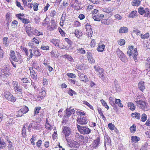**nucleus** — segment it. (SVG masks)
<instances>
[{"mask_svg": "<svg viewBox=\"0 0 150 150\" xmlns=\"http://www.w3.org/2000/svg\"><path fill=\"white\" fill-rule=\"evenodd\" d=\"M100 141V139L98 137L92 143L93 146H93V148H96L98 147Z\"/></svg>", "mask_w": 150, "mask_h": 150, "instance_id": "obj_15", "label": "nucleus"}, {"mask_svg": "<svg viewBox=\"0 0 150 150\" xmlns=\"http://www.w3.org/2000/svg\"><path fill=\"white\" fill-rule=\"evenodd\" d=\"M41 109L40 107H36L34 109V115H37L39 113V110Z\"/></svg>", "mask_w": 150, "mask_h": 150, "instance_id": "obj_42", "label": "nucleus"}, {"mask_svg": "<svg viewBox=\"0 0 150 150\" xmlns=\"http://www.w3.org/2000/svg\"><path fill=\"white\" fill-rule=\"evenodd\" d=\"M0 144L1 145V146L4 145V146H5V145H6V143L4 142V140L1 137H0Z\"/></svg>", "mask_w": 150, "mask_h": 150, "instance_id": "obj_60", "label": "nucleus"}, {"mask_svg": "<svg viewBox=\"0 0 150 150\" xmlns=\"http://www.w3.org/2000/svg\"><path fill=\"white\" fill-rule=\"evenodd\" d=\"M62 132L65 136L67 142H70V140L69 136L71 134V128L69 127L63 126L62 127Z\"/></svg>", "mask_w": 150, "mask_h": 150, "instance_id": "obj_1", "label": "nucleus"}, {"mask_svg": "<svg viewBox=\"0 0 150 150\" xmlns=\"http://www.w3.org/2000/svg\"><path fill=\"white\" fill-rule=\"evenodd\" d=\"M100 101L102 105L106 108L107 110H108L109 109V107L108 105L106 103L104 100L103 99H102L100 100Z\"/></svg>", "mask_w": 150, "mask_h": 150, "instance_id": "obj_40", "label": "nucleus"}, {"mask_svg": "<svg viewBox=\"0 0 150 150\" xmlns=\"http://www.w3.org/2000/svg\"><path fill=\"white\" fill-rule=\"evenodd\" d=\"M21 110L24 114L26 113L29 111L28 108L26 106H23Z\"/></svg>", "mask_w": 150, "mask_h": 150, "instance_id": "obj_39", "label": "nucleus"}, {"mask_svg": "<svg viewBox=\"0 0 150 150\" xmlns=\"http://www.w3.org/2000/svg\"><path fill=\"white\" fill-rule=\"evenodd\" d=\"M94 68L98 76L102 79H103L104 76V69L102 68H100L99 67H96V66H94Z\"/></svg>", "mask_w": 150, "mask_h": 150, "instance_id": "obj_5", "label": "nucleus"}, {"mask_svg": "<svg viewBox=\"0 0 150 150\" xmlns=\"http://www.w3.org/2000/svg\"><path fill=\"white\" fill-rule=\"evenodd\" d=\"M64 57L65 58H67L68 59V60L70 61V62H73V59L70 56L68 55L67 54H65L64 55Z\"/></svg>", "mask_w": 150, "mask_h": 150, "instance_id": "obj_49", "label": "nucleus"}, {"mask_svg": "<svg viewBox=\"0 0 150 150\" xmlns=\"http://www.w3.org/2000/svg\"><path fill=\"white\" fill-rule=\"evenodd\" d=\"M40 125L37 122L35 121H32L28 126V130L29 132H30L31 128H32L33 129L36 130L38 129Z\"/></svg>", "mask_w": 150, "mask_h": 150, "instance_id": "obj_6", "label": "nucleus"}, {"mask_svg": "<svg viewBox=\"0 0 150 150\" xmlns=\"http://www.w3.org/2000/svg\"><path fill=\"white\" fill-rule=\"evenodd\" d=\"M10 56H11V58L13 59L14 61H16L17 59V58L16 57L15 55V52L14 51L11 50V53L10 54Z\"/></svg>", "mask_w": 150, "mask_h": 150, "instance_id": "obj_34", "label": "nucleus"}, {"mask_svg": "<svg viewBox=\"0 0 150 150\" xmlns=\"http://www.w3.org/2000/svg\"><path fill=\"white\" fill-rule=\"evenodd\" d=\"M26 127L24 126L22 130V133L23 137H25L26 136Z\"/></svg>", "mask_w": 150, "mask_h": 150, "instance_id": "obj_43", "label": "nucleus"}, {"mask_svg": "<svg viewBox=\"0 0 150 150\" xmlns=\"http://www.w3.org/2000/svg\"><path fill=\"white\" fill-rule=\"evenodd\" d=\"M137 12L136 11H133L131 12V13L129 15L128 17L133 18L135 17V16H137Z\"/></svg>", "mask_w": 150, "mask_h": 150, "instance_id": "obj_33", "label": "nucleus"}, {"mask_svg": "<svg viewBox=\"0 0 150 150\" xmlns=\"http://www.w3.org/2000/svg\"><path fill=\"white\" fill-rule=\"evenodd\" d=\"M32 33L33 34L39 36L43 35L42 32L39 31L36 29L34 28H33Z\"/></svg>", "mask_w": 150, "mask_h": 150, "instance_id": "obj_18", "label": "nucleus"}, {"mask_svg": "<svg viewBox=\"0 0 150 150\" xmlns=\"http://www.w3.org/2000/svg\"><path fill=\"white\" fill-rule=\"evenodd\" d=\"M87 120L83 116L80 117V118L77 119V121L80 125H84L87 124Z\"/></svg>", "mask_w": 150, "mask_h": 150, "instance_id": "obj_9", "label": "nucleus"}, {"mask_svg": "<svg viewBox=\"0 0 150 150\" xmlns=\"http://www.w3.org/2000/svg\"><path fill=\"white\" fill-rule=\"evenodd\" d=\"M0 76L3 78L8 77L10 74L9 68L6 67L2 68L0 70Z\"/></svg>", "mask_w": 150, "mask_h": 150, "instance_id": "obj_3", "label": "nucleus"}, {"mask_svg": "<svg viewBox=\"0 0 150 150\" xmlns=\"http://www.w3.org/2000/svg\"><path fill=\"white\" fill-rule=\"evenodd\" d=\"M145 11L144 16L146 17L150 18V10L147 8H145Z\"/></svg>", "mask_w": 150, "mask_h": 150, "instance_id": "obj_25", "label": "nucleus"}, {"mask_svg": "<svg viewBox=\"0 0 150 150\" xmlns=\"http://www.w3.org/2000/svg\"><path fill=\"white\" fill-rule=\"evenodd\" d=\"M114 17L117 19L119 20H121L122 18V16L119 14H117L114 16Z\"/></svg>", "mask_w": 150, "mask_h": 150, "instance_id": "obj_63", "label": "nucleus"}, {"mask_svg": "<svg viewBox=\"0 0 150 150\" xmlns=\"http://www.w3.org/2000/svg\"><path fill=\"white\" fill-rule=\"evenodd\" d=\"M36 137L34 136H33L32 138L30 139L31 143L33 145H35V144L34 141L35 140Z\"/></svg>", "mask_w": 150, "mask_h": 150, "instance_id": "obj_59", "label": "nucleus"}, {"mask_svg": "<svg viewBox=\"0 0 150 150\" xmlns=\"http://www.w3.org/2000/svg\"><path fill=\"white\" fill-rule=\"evenodd\" d=\"M17 56V57H16L17 59L14 61L16 62L18 64H21L22 62V57L20 54H18Z\"/></svg>", "mask_w": 150, "mask_h": 150, "instance_id": "obj_27", "label": "nucleus"}, {"mask_svg": "<svg viewBox=\"0 0 150 150\" xmlns=\"http://www.w3.org/2000/svg\"><path fill=\"white\" fill-rule=\"evenodd\" d=\"M138 97L139 96H137V100L135 102L137 106L144 111H146L148 110H149V108L146 106L145 102L143 100H139Z\"/></svg>", "mask_w": 150, "mask_h": 150, "instance_id": "obj_4", "label": "nucleus"}, {"mask_svg": "<svg viewBox=\"0 0 150 150\" xmlns=\"http://www.w3.org/2000/svg\"><path fill=\"white\" fill-rule=\"evenodd\" d=\"M24 14L23 13H20L18 14H17L16 15V16L19 19H20L22 21L23 19L24 18L22 17H23L24 16Z\"/></svg>", "mask_w": 150, "mask_h": 150, "instance_id": "obj_51", "label": "nucleus"}, {"mask_svg": "<svg viewBox=\"0 0 150 150\" xmlns=\"http://www.w3.org/2000/svg\"><path fill=\"white\" fill-rule=\"evenodd\" d=\"M105 46L104 45L102 44L101 45H98V46L97 50L98 52H103L104 50Z\"/></svg>", "mask_w": 150, "mask_h": 150, "instance_id": "obj_28", "label": "nucleus"}, {"mask_svg": "<svg viewBox=\"0 0 150 150\" xmlns=\"http://www.w3.org/2000/svg\"><path fill=\"white\" fill-rule=\"evenodd\" d=\"M79 79L81 81L86 82L89 81L86 75H85L81 72L78 73Z\"/></svg>", "mask_w": 150, "mask_h": 150, "instance_id": "obj_10", "label": "nucleus"}, {"mask_svg": "<svg viewBox=\"0 0 150 150\" xmlns=\"http://www.w3.org/2000/svg\"><path fill=\"white\" fill-rule=\"evenodd\" d=\"M77 141L79 142H83V143H84V138L83 136L81 135L76 140Z\"/></svg>", "mask_w": 150, "mask_h": 150, "instance_id": "obj_50", "label": "nucleus"}, {"mask_svg": "<svg viewBox=\"0 0 150 150\" xmlns=\"http://www.w3.org/2000/svg\"><path fill=\"white\" fill-rule=\"evenodd\" d=\"M30 70L32 78L35 80L37 79V74L35 71L33 70V68L32 69H30Z\"/></svg>", "mask_w": 150, "mask_h": 150, "instance_id": "obj_14", "label": "nucleus"}, {"mask_svg": "<svg viewBox=\"0 0 150 150\" xmlns=\"http://www.w3.org/2000/svg\"><path fill=\"white\" fill-rule=\"evenodd\" d=\"M119 57L120 59L123 62H126L127 61V58L124 53Z\"/></svg>", "mask_w": 150, "mask_h": 150, "instance_id": "obj_23", "label": "nucleus"}, {"mask_svg": "<svg viewBox=\"0 0 150 150\" xmlns=\"http://www.w3.org/2000/svg\"><path fill=\"white\" fill-rule=\"evenodd\" d=\"M38 4L37 3H35L33 5V9L35 11H37L38 10Z\"/></svg>", "mask_w": 150, "mask_h": 150, "instance_id": "obj_62", "label": "nucleus"}, {"mask_svg": "<svg viewBox=\"0 0 150 150\" xmlns=\"http://www.w3.org/2000/svg\"><path fill=\"white\" fill-rule=\"evenodd\" d=\"M131 139L132 142L136 143L140 140V137L135 136H132L131 137Z\"/></svg>", "mask_w": 150, "mask_h": 150, "instance_id": "obj_26", "label": "nucleus"}, {"mask_svg": "<svg viewBox=\"0 0 150 150\" xmlns=\"http://www.w3.org/2000/svg\"><path fill=\"white\" fill-rule=\"evenodd\" d=\"M128 107L129 109L132 110H134L135 108L134 104L132 103H129Z\"/></svg>", "mask_w": 150, "mask_h": 150, "instance_id": "obj_31", "label": "nucleus"}, {"mask_svg": "<svg viewBox=\"0 0 150 150\" xmlns=\"http://www.w3.org/2000/svg\"><path fill=\"white\" fill-rule=\"evenodd\" d=\"M111 21V20L110 19H102L101 20V23L104 25H109L110 24Z\"/></svg>", "mask_w": 150, "mask_h": 150, "instance_id": "obj_24", "label": "nucleus"}, {"mask_svg": "<svg viewBox=\"0 0 150 150\" xmlns=\"http://www.w3.org/2000/svg\"><path fill=\"white\" fill-rule=\"evenodd\" d=\"M51 55L52 57L56 58L58 57V55L56 52L52 51L51 52Z\"/></svg>", "mask_w": 150, "mask_h": 150, "instance_id": "obj_47", "label": "nucleus"}, {"mask_svg": "<svg viewBox=\"0 0 150 150\" xmlns=\"http://www.w3.org/2000/svg\"><path fill=\"white\" fill-rule=\"evenodd\" d=\"M8 38L7 37H4L3 38V42L4 45L6 47L8 45L9 42L7 41Z\"/></svg>", "mask_w": 150, "mask_h": 150, "instance_id": "obj_38", "label": "nucleus"}, {"mask_svg": "<svg viewBox=\"0 0 150 150\" xmlns=\"http://www.w3.org/2000/svg\"><path fill=\"white\" fill-rule=\"evenodd\" d=\"M128 28L126 27H121L119 30L120 33H127L128 32Z\"/></svg>", "mask_w": 150, "mask_h": 150, "instance_id": "obj_17", "label": "nucleus"}, {"mask_svg": "<svg viewBox=\"0 0 150 150\" xmlns=\"http://www.w3.org/2000/svg\"><path fill=\"white\" fill-rule=\"evenodd\" d=\"M68 93L71 96H73V94H76V93L75 91L70 88H69Z\"/></svg>", "mask_w": 150, "mask_h": 150, "instance_id": "obj_45", "label": "nucleus"}, {"mask_svg": "<svg viewBox=\"0 0 150 150\" xmlns=\"http://www.w3.org/2000/svg\"><path fill=\"white\" fill-rule=\"evenodd\" d=\"M41 48L44 50H49V47L48 46H45L43 44L41 47Z\"/></svg>", "mask_w": 150, "mask_h": 150, "instance_id": "obj_57", "label": "nucleus"}, {"mask_svg": "<svg viewBox=\"0 0 150 150\" xmlns=\"http://www.w3.org/2000/svg\"><path fill=\"white\" fill-rule=\"evenodd\" d=\"M77 129L81 134L84 135L89 134L91 131L90 129L86 126L77 125Z\"/></svg>", "mask_w": 150, "mask_h": 150, "instance_id": "obj_2", "label": "nucleus"}, {"mask_svg": "<svg viewBox=\"0 0 150 150\" xmlns=\"http://www.w3.org/2000/svg\"><path fill=\"white\" fill-rule=\"evenodd\" d=\"M71 115V113L70 112V108H67L65 110L64 113V116L65 117H69Z\"/></svg>", "mask_w": 150, "mask_h": 150, "instance_id": "obj_30", "label": "nucleus"}, {"mask_svg": "<svg viewBox=\"0 0 150 150\" xmlns=\"http://www.w3.org/2000/svg\"><path fill=\"white\" fill-rule=\"evenodd\" d=\"M109 128L111 130H113L114 129L115 126L112 123H109L108 125Z\"/></svg>", "mask_w": 150, "mask_h": 150, "instance_id": "obj_55", "label": "nucleus"}, {"mask_svg": "<svg viewBox=\"0 0 150 150\" xmlns=\"http://www.w3.org/2000/svg\"><path fill=\"white\" fill-rule=\"evenodd\" d=\"M14 91L16 92L18 91L20 93H21L22 92L21 87L20 86H18V87L15 88Z\"/></svg>", "mask_w": 150, "mask_h": 150, "instance_id": "obj_52", "label": "nucleus"}, {"mask_svg": "<svg viewBox=\"0 0 150 150\" xmlns=\"http://www.w3.org/2000/svg\"><path fill=\"white\" fill-rule=\"evenodd\" d=\"M21 81L24 83H28V80L27 78H22L21 79Z\"/></svg>", "mask_w": 150, "mask_h": 150, "instance_id": "obj_64", "label": "nucleus"}, {"mask_svg": "<svg viewBox=\"0 0 150 150\" xmlns=\"http://www.w3.org/2000/svg\"><path fill=\"white\" fill-rule=\"evenodd\" d=\"M12 84L13 87V89L14 90L15 88L18 86V83L16 81H13V82Z\"/></svg>", "mask_w": 150, "mask_h": 150, "instance_id": "obj_61", "label": "nucleus"}, {"mask_svg": "<svg viewBox=\"0 0 150 150\" xmlns=\"http://www.w3.org/2000/svg\"><path fill=\"white\" fill-rule=\"evenodd\" d=\"M29 51L30 53V55L29 56H28L29 54L28 53V51L26 52L25 53V55H26V56L29 57V59H30L32 58V57L33 54L32 52V50L31 49H30L29 50Z\"/></svg>", "mask_w": 150, "mask_h": 150, "instance_id": "obj_44", "label": "nucleus"}, {"mask_svg": "<svg viewBox=\"0 0 150 150\" xmlns=\"http://www.w3.org/2000/svg\"><path fill=\"white\" fill-rule=\"evenodd\" d=\"M74 34L75 36L78 38L81 35V31L79 30L78 29H76L75 30Z\"/></svg>", "mask_w": 150, "mask_h": 150, "instance_id": "obj_36", "label": "nucleus"}, {"mask_svg": "<svg viewBox=\"0 0 150 150\" xmlns=\"http://www.w3.org/2000/svg\"><path fill=\"white\" fill-rule=\"evenodd\" d=\"M131 116L133 118H136L137 119H139L140 118V114L137 112L133 113L131 114Z\"/></svg>", "mask_w": 150, "mask_h": 150, "instance_id": "obj_21", "label": "nucleus"}, {"mask_svg": "<svg viewBox=\"0 0 150 150\" xmlns=\"http://www.w3.org/2000/svg\"><path fill=\"white\" fill-rule=\"evenodd\" d=\"M67 75L69 77L72 78H75L76 77L75 74L71 73H67Z\"/></svg>", "mask_w": 150, "mask_h": 150, "instance_id": "obj_58", "label": "nucleus"}, {"mask_svg": "<svg viewBox=\"0 0 150 150\" xmlns=\"http://www.w3.org/2000/svg\"><path fill=\"white\" fill-rule=\"evenodd\" d=\"M139 13L141 15L144 14L145 12V8L141 7H140L138 9Z\"/></svg>", "mask_w": 150, "mask_h": 150, "instance_id": "obj_41", "label": "nucleus"}, {"mask_svg": "<svg viewBox=\"0 0 150 150\" xmlns=\"http://www.w3.org/2000/svg\"><path fill=\"white\" fill-rule=\"evenodd\" d=\"M130 53L131 54V56H132L133 58L134 59V60L135 62H137L138 61L137 59L138 52L137 49L135 48L132 51V53L131 51L130 52Z\"/></svg>", "mask_w": 150, "mask_h": 150, "instance_id": "obj_12", "label": "nucleus"}, {"mask_svg": "<svg viewBox=\"0 0 150 150\" xmlns=\"http://www.w3.org/2000/svg\"><path fill=\"white\" fill-rule=\"evenodd\" d=\"M103 11L108 13H110L112 11L111 8L108 7V8H103L102 9Z\"/></svg>", "mask_w": 150, "mask_h": 150, "instance_id": "obj_35", "label": "nucleus"}, {"mask_svg": "<svg viewBox=\"0 0 150 150\" xmlns=\"http://www.w3.org/2000/svg\"><path fill=\"white\" fill-rule=\"evenodd\" d=\"M56 24L53 19H51V23H50L47 26V29L49 30H52L56 28Z\"/></svg>", "mask_w": 150, "mask_h": 150, "instance_id": "obj_8", "label": "nucleus"}, {"mask_svg": "<svg viewBox=\"0 0 150 150\" xmlns=\"http://www.w3.org/2000/svg\"><path fill=\"white\" fill-rule=\"evenodd\" d=\"M116 53L117 55V56L119 57L120 56L121 54H122L123 53L121 51L119 48L117 49L116 51Z\"/></svg>", "mask_w": 150, "mask_h": 150, "instance_id": "obj_46", "label": "nucleus"}, {"mask_svg": "<svg viewBox=\"0 0 150 150\" xmlns=\"http://www.w3.org/2000/svg\"><path fill=\"white\" fill-rule=\"evenodd\" d=\"M92 17L94 20L96 21H100L104 17V15L103 14H93Z\"/></svg>", "mask_w": 150, "mask_h": 150, "instance_id": "obj_11", "label": "nucleus"}, {"mask_svg": "<svg viewBox=\"0 0 150 150\" xmlns=\"http://www.w3.org/2000/svg\"><path fill=\"white\" fill-rule=\"evenodd\" d=\"M4 96L8 100L12 102H15L16 100V98L14 97L13 95L9 92L5 93Z\"/></svg>", "mask_w": 150, "mask_h": 150, "instance_id": "obj_7", "label": "nucleus"}, {"mask_svg": "<svg viewBox=\"0 0 150 150\" xmlns=\"http://www.w3.org/2000/svg\"><path fill=\"white\" fill-rule=\"evenodd\" d=\"M64 40L65 42H67L69 45V46L70 47L72 44V42L71 40L69 39L68 38H65Z\"/></svg>", "mask_w": 150, "mask_h": 150, "instance_id": "obj_54", "label": "nucleus"}, {"mask_svg": "<svg viewBox=\"0 0 150 150\" xmlns=\"http://www.w3.org/2000/svg\"><path fill=\"white\" fill-rule=\"evenodd\" d=\"M88 59L89 62L91 64L94 63L95 61L92 57V54L90 53H88Z\"/></svg>", "mask_w": 150, "mask_h": 150, "instance_id": "obj_20", "label": "nucleus"}, {"mask_svg": "<svg viewBox=\"0 0 150 150\" xmlns=\"http://www.w3.org/2000/svg\"><path fill=\"white\" fill-rule=\"evenodd\" d=\"M33 28H31L30 27L27 26L26 28V32L27 33H28L29 32H32Z\"/></svg>", "mask_w": 150, "mask_h": 150, "instance_id": "obj_53", "label": "nucleus"}, {"mask_svg": "<svg viewBox=\"0 0 150 150\" xmlns=\"http://www.w3.org/2000/svg\"><path fill=\"white\" fill-rule=\"evenodd\" d=\"M51 42L54 44L55 46H59V40L58 39H53L51 40Z\"/></svg>", "mask_w": 150, "mask_h": 150, "instance_id": "obj_32", "label": "nucleus"}, {"mask_svg": "<svg viewBox=\"0 0 150 150\" xmlns=\"http://www.w3.org/2000/svg\"><path fill=\"white\" fill-rule=\"evenodd\" d=\"M145 66L146 68V70L150 71V59L148 58L146 61Z\"/></svg>", "mask_w": 150, "mask_h": 150, "instance_id": "obj_22", "label": "nucleus"}, {"mask_svg": "<svg viewBox=\"0 0 150 150\" xmlns=\"http://www.w3.org/2000/svg\"><path fill=\"white\" fill-rule=\"evenodd\" d=\"M86 28L87 32L88 33V34H91L93 33V31L92 30L91 26L87 23L86 25Z\"/></svg>", "mask_w": 150, "mask_h": 150, "instance_id": "obj_16", "label": "nucleus"}, {"mask_svg": "<svg viewBox=\"0 0 150 150\" xmlns=\"http://www.w3.org/2000/svg\"><path fill=\"white\" fill-rule=\"evenodd\" d=\"M149 36V33H147L144 35L141 34L140 35V37L141 38L143 39L148 38Z\"/></svg>", "mask_w": 150, "mask_h": 150, "instance_id": "obj_37", "label": "nucleus"}, {"mask_svg": "<svg viewBox=\"0 0 150 150\" xmlns=\"http://www.w3.org/2000/svg\"><path fill=\"white\" fill-rule=\"evenodd\" d=\"M125 42L124 40L123 39H121L118 42V44L119 45L122 46L125 44Z\"/></svg>", "mask_w": 150, "mask_h": 150, "instance_id": "obj_56", "label": "nucleus"}, {"mask_svg": "<svg viewBox=\"0 0 150 150\" xmlns=\"http://www.w3.org/2000/svg\"><path fill=\"white\" fill-rule=\"evenodd\" d=\"M144 84V82L142 81H140L138 83V88L142 91H143L145 88Z\"/></svg>", "mask_w": 150, "mask_h": 150, "instance_id": "obj_13", "label": "nucleus"}, {"mask_svg": "<svg viewBox=\"0 0 150 150\" xmlns=\"http://www.w3.org/2000/svg\"><path fill=\"white\" fill-rule=\"evenodd\" d=\"M141 4V1L139 0H133L131 3V4L133 6H138Z\"/></svg>", "mask_w": 150, "mask_h": 150, "instance_id": "obj_19", "label": "nucleus"}, {"mask_svg": "<svg viewBox=\"0 0 150 150\" xmlns=\"http://www.w3.org/2000/svg\"><path fill=\"white\" fill-rule=\"evenodd\" d=\"M70 145L71 146L75 148H78L79 147L80 145L79 144L75 141L72 142L70 144Z\"/></svg>", "mask_w": 150, "mask_h": 150, "instance_id": "obj_29", "label": "nucleus"}, {"mask_svg": "<svg viewBox=\"0 0 150 150\" xmlns=\"http://www.w3.org/2000/svg\"><path fill=\"white\" fill-rule=\"evenodd\" d=\"M147 116L145 114H143L142 115L141 121L142 122H145L147 119Z\"/></svg>", "mask_w": 150, "mask_h": 150, "instance_id": "obj_48", "label": "nucleus"}]
</instances>
